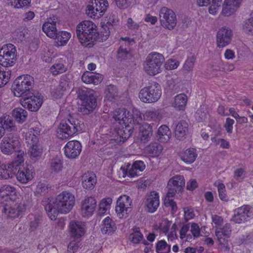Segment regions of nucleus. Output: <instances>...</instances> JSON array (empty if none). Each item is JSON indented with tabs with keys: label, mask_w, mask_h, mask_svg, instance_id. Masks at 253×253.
Instances as JSON below:
<instances>
[{
	"label": "nucleus",
	"mask_w": 253,
	"mask_h": 253,
	"mask_svg": "<svg viewBox=\"0 0 253 253\" xmlns=\"http://www.w3.org/2000/svg\"><path fill=\"white\" fill-rule=\"evenodd\" d=\"M10 3L14 7L19 8L27 5L29 3V0H11Z\"/></svg>",
	"instance_id": "64"
},
{
	"label": "nucleus",
	"mask_w": 253,
	"mask_h": 253,
	"mask_svg": "<svg viewBox=\"0 0 253 253\" xmlns=\"http://www.w3.org/2000/svg\"><path fill=\"white\" fill-rule=\"evenodd\" d=\"M42 147L40 144L31 146L29 152L30 158L34 162H36L41 159L42 154Z\"/></svg>",
	"instance_id": "38"
},
{
	"label": "nucleus",
	"mask_w": 253,
	"mask_h": 253,
	"mask_svg": "<svg viewBox=\"0 0 253 253\" xmlns=\"http://www.w3.org/2000/svg\"><path fill=\"white\" fill-rule=\"evenodd\" d=\"M82 145L77 140L69 141L64 146V153L65 156L70 159L78 157L82 151Z\"/></svg>",
	"instance_id": "19"
},
{
	"label": "nucleus",
	"mask_w": 253,
	"mask_h": 253,
	"mask_svg": "<svg viewBox=\"0 0 253 253\" xmlns=\"http://www.w3.org/2000/svg\"><path fill=\"white\" fill-rule=\"evenodd\" d=\"M188 132V124L185 121H180L175 123L174 134L176 138L179 140L185 138Z\"/></svg>",
	"instance_id": "25"
},
{
	"label": "nucleus",
	"mask_w": 253,
	"mask_h": 253,
	"mask_svg": "<svg viewBox=\"0 0 253 253\" xmlns=\"http://www.w3.org/2000/svg\"><path fill=\"white\" fill-rule=\"evenodd\" d=\"M112 202V200L110 198L103 199L99 205L98 214L100 215H103L107 210L110 208Z\"/></svg>",
	"instance_id": "48"
},
{
	"label": "nucleus",
	"mask_w": 253,
	"mask_h": 253,
	"mask_svg": "<svg viewBox=\"0 0 253 253\" xmlns=\"http://www.w3.org/2000/svg\"><path fill=\"white\" fill-rule=\"evenodd\" d=\"M0 196L6 200H14L16 197V189L13 186L4 185L0 188Z\"/></svg>",
	"instance_id": "32"
},
{
	"label": "nucleus",
	"mask_w": 253,
	"mask_h": 253,
	"mask_svg": "<svg viewBox=\"0 0 253 253\" xmlns=\"http://www.w3.org/2000/svg\"><path fill=\"white\" fill-rule=\"evenodd\" d=\"M187 96L184 93H180L175 96L172 105L178 110H183L187 104Z\"/></svg>",
	"instance_id": "39"
},
{
	"label": "nucleus",
	"mask_w": 253,
	"mask_h": 253,
	"mask_svg": "<svg viewBox=\"0 0 253 253\" xmlns=\"http://www.w3.org/2000/svg\"><path fill=\"white\" fill-rule=\"evenodd\" d=\"M185 183V179L182 175H176L173 176L168 182V191L167 194L171 197L175 196L176 193H180L183 189Z\"/></svg>",
	"instance_id": "15"
},
{
	"label": "nucleus",
	"mask_w": 253,
	"mask_h": 253,
	"mask_svg": "<svg viewBox=\"0 0 253 253\" xmlns=\"http://www.w3.org/2000/svg\"><path fill=\"white\" fill-rule=\"evenodd\" d=\"M97 201L93 197L85 198L81 203V213L84 217H90L94 213Z\"/></svg>",
	"instance_id": "17"
},
{
	"label": "nucleus",
	"mask_w": 253,
	"mask_h": 253,
	"mask_svg": "<svg viewBox=\"0 0 253 253\" xmlns=\"http://www.w3.org/2000/svg\"><path fill=\"white\" fill-rule=\"evenodd\" d=\"M40 133L39 127H32L26 133L25 139L27 143L31 146L39 144L38 136Z\"/></svg>",
	"instance_id": "31"
},
{
	"label": "nucleus",
	"mask_w": 253,
	"mask_h": 253,
	"mask_svg": "<svg viewBox=\"0 0 253 253\" xmlns=\"http://www.w3.org/2000/svg\"><path fill=\"white\" fill-rule=\"evenodd\" d=\"M152 126L147 123H144L139 127V133L141 141H148L152 136Z\"/></svg>",
	"instance_id": "37"
},
{
	"label": "nucleus",
	"mask_w": 253,
	"mask_h": 253,
	"mask_svg": "<svg viewBox=\"0 0 253 253\" xmlns=\"http://www.w3.org/2000/svg\"><path fill=\"white\" fill-rule=\"evenodd\" d=\"M161 94L160 86L158 84H154L141 89L139 93V97L143 102L153 103L157 101Z\"/></svg>",
	"instance_id": "9"
},
{
	"label": "nucleus",
	"mask_w": 253,
	"mask_h": 253,
	"mask_svg": "<svg viewBox=\"0 0 253 253\" xmlns=\"http://www.w3.org/2000/svg\"><path fill=\"white\" fill-rule=\"evenodd\" d=\"M231 232V225L228 223L216 230L215 235L220 244L224 245L226 243V239L230 237Z\"/></svg>",
	"instance_id": "28"
},
{
	"label": "nucleus",
	"mask_w": 253,
	"mask_h": 253,
	"mask_svg": "<svg viewBox=\"0 0 253 253\" xmlns=\"http://www.w3.org/2000/svg\"><path fill=\"white\" fill-rule=\"evenodd\" d=\"M84 126L82 121L70 116L67 119L62 120L58 126L57 137L61 139H68L76 133L81 131Z\"/></svg>",
	"instance_id": "3"
},
{
	"label": "nucleus",
	"mask_w": 253,
	"mask_h": 253,
	"mask_svg": "<svg viewBox=\"0 0 253 253\" xmlns=\"http://www.w3.org/2000/svg\"><path fill=\"white\" fill-rule=\"evenodd\" d=\"M70 230L73 237L79 238L85 232V225L79 221H71L70 222Z\"/></svg>",
	"instance_id": "26"
},
{
	"label": "nucleus",
	"mask_w": 253,
	"mask_h": 253,
	"mask_svg": "<svg viewBox=\"0 0 253 253\" xmlns=\"http://www.w3.org/2000/svg\"><path fill=\"white\" fill-rule=\"evenodd\" d=\"M25 210L26 207L24 204L12 203L3 206L1 212L5 217L13 219L22 216Z\"/></svg>",
	"instance_id": "11"
},
{
	"label": "nucleus",
	"mask_w": 253,
	"mask_h": 253,
	"mask_svg": "<svg viewBox=\"0 0 253 253\" xmlns=\"http://www.w3.org/2000/svg\"><path fill=\"white\" fill-rule=\"evenodd\" d=\"M232 32L226 27L219 29L216 34V43L217 47L221 48L228 45L231 41Z\"/></svg>",
	"instance_id": "16"
},
{
	"label": "nucleus",
	"mask_w": 253,
	"mask_h": 253,
	"mask_svg": "<svg viewBox=\"0 0 253 253\" xmlns=\"http://www.w3.org/2000/svg\"><path fill=\"white\" fill-rule=\"evenodd\" d=\"M243 0H225L222 10L224 16H229L234 13L241 5Z\"/></svg>",
	"instance_id": "24"
},
{
	"label": "nucleus",
	"mask_w": 253,
	"mask_h": 253,
	"mask_svg": "<svg viewBox=\"0 0 253 253\" xmlns=\"http://www.w3.org/2000/svg\"><path fill=\"white\" fill-rule=\"evenodd\" d=\"M70 79L67 75H63L60 78L59 89H61L65 91L69 89Z\"/></svg>",
	"instance_id": "61"
},
{
	"label": "nucleus",
	"mask_w": 253,
	"mask_h": 253,
	"mask_svg": "<svg viewBox=\"0 0 253 253\" xmlns=\"http://www.w3.org/2000/svg\"><path fill=\"white\" fill-rule=\"evenodd\" d=\"M15 152H16V156L13 161L12 167H16L19 166L21 164L24 163L26 153L23 150H19V149Z\"/></svg>",
	"instance_id": "52"
},
{
	"label": "nucleus",
	"mask_w": 253,
	"mask_h": 253,
	"mask_svg": "<svg viewBox=\"0 0 253 253\" xmlns=\"http://www.w3.org/2000/svg\"><path fill=\"white\" fill-rule=\"evenodd\" d=\"M195 62V59L193 56L188 57L183 66V70L187 73L191 71L194 68Z\"/></svg>",
	"instance_id": "62"
},
{
	"label": "nucleus",
	"mask_w": 253,
	"mask_h": 253,
	"mask_svg": "<svg viewBox=\"0 0 253 253\" xmlns=\"http://www.w3.org/2000/svg\"><path fill=\"white\" fill-rule=\"evenodd\" d=\"M28 218L30 220L29 230L31 232L35 231L41 223V217L38 215L31 214L29 215Z\"/></svg>",
	"instance_id": "43"
},
{
	"label": "nucleus",
	"mask_w": 253,
	"mask_h": 253,
	"mask_svg": "<svg viewBox=\"0 0 253 253\" xmlns=\"http://www.w3.org/2000/svg\"><path fill=\"white\" fill-rule=\"evenodd\" d=\"M171 132L169 127L166 125H162L158 129L156 137L161 142H167L170 138Z\"/></svg>",
	"instance_id": "33"
},
{
	"label": "nucleus",
	"mask_w": 253,
	"mask_h": 253,
	"mask_svg": "<svg viewBox=\"0 0 253 253\" xmlns=\"http://www.w3.org/2000/svg\"><path fill=\"white\" fill-rule=\"evenodd\" d=\"M11 70L5 68L4 70L0 67V87L6 84L11 77Z\"/></svg>",
	"instance_id": "49"
},
{
	"label": "nucleus",
	"mask_w": 253,
	"mask_h": 253,
	"mask_svg": "<svg viewBox=\"0 0 253 253\" xmlns=\"http://www.w3.org/2000/svg\"><path fill=\"white\" fill-rule=\"evenodd\" d=\"M181 159L187 164L193 163L197 157L196 150L193 148L187 149L179 155Z\"/></svg>",
	"instance_id": "35"
},
{
	"label": "nucleus",
	"mask_w": 253,
	"mask_h": 253,
	"mask_svg": "<svg viewBox=\"0 0 253 253\" xmlns=\"http://www.w3.org/2000/svg\"><path fill=\"white\" fill-rule=\"evenodd\" d=\"M165 60L164 56L159 53H150L146 58L144 64V69L146 73L151 76L159 73L161 67Z\"/></svg>",
	"instance_id": "6"
},
{
	"label": "nucleus",
	"mask_w": 253,
	"mask_h": 253,
	"mask_svg": "<svg viewBox=\"0 0 253 253\" xmlns=\"http://www.w3.org/2000/svg\"><path fill=\"white\" fill-rule=\"evenodd\" d=\"M86 14L89 17L98 19L100 17L98 13V10L96 7H95V3L93 0H91L86 7Z\"/></svg>",
	"instance_id": "44"
},
{
	"label": "nucleus",
	"mask_w": 253,
	"mask_h": 253,
	"mask_svg": "<svg viewBox=\"0 0 253 253\" xmlns=\"http://www.w3.org/2000/svg\"><path fill=\"white\" fill-rule=\"evenodd\" d=\"M163 146L157 143H151L146 147L145 152L150 157H157L162 152Z\"/></svg>",
	"instance_id": "40"
},
{
	"label": "nucleus",
	"mask_w": 253,
	"mask_h": 253,
	"mask_svg": "<svg viewBox=\"0 0 253 253\" xmlns=\"http://www.w3.org/2000/svg\"><path fill=\"white\" fill-rule=\"evenodd\" d=\"M143 116L144 119L149 121L157 122L160 121L161 118L159 110L156 109L147 110Z\"/></svg>",
	"instance_id": "42"
},
{
	"label": "nucleus",
	"mask_w": 253,
	"mask_h": 253,
	"mask_svg": "<svg viewBox=\"0 0 253 253\" xmlns=\"http://www.w3.org/2000/svg\"><path fill=\"white\" fill-rule=\"evenodd\" d=\"M217 189L218 192V195L219 198L224 201H228L229 198L227 195L225 186L223 183H218L217 184Z\"/></svg>",
	"instance_id": "60"
},
{
	"label": "nucleus",
	"mask_w": 253,
	"mask_h": 253,
	"mask_svg": "<svg viewBox=\"0 0 253 253\" xmlns=\"http://www.w3.org/2000/svg\"><path fill=\"white\" fill-rule=\"evenodd\" d=\"M131 204L132 200L128 196L124 195L118 198L115 210L120 218L127 217V214L131 211Z\"/></svg>",
	"instance_id": "14"
},
{
	"label": "nucleus",
	"mask_w": 253,
	"mask_h": 253,
	"mask_svg": "<svg viewBox=\"0 0 253 253\" xmlns=\"http://www.w3.org/2000/svg\"><path fill=\"white\" fill-rule=\"evenodd\" d=\"M133 126L129 124L120 125L118 128H115V130L117 136L116 140L120 142H124L128 139L133 132Z\"/></svg>",
	"instance_id": "22"
},
{
	"label": "nucleus",
	"mask_w": 253,
	"mask_h": 253,
	"mask_svg": "<svg viewBox=\"0 0 253 253\" xmlns=\"http://www.w3.org/2000/svg\"><path fill=\"white\" fill-rule=\"evenodd\" d=\"M243 28L246 33L253 35V11L251 14V18L245 22Z\"/></svg>",
	"instance_id": "55"
},
{
	"label": "nucleus",
	"mask_w": 253,
	"mask_h": 253,
	"mask_svg": "<svg viewBox=\"0 0 253 253\" xmlns=\"http://www.w3.org/2000/svg\"><path fill=\"white\" fill-rule=\"evenodd\" d=\"M75 203L74 195L68 191H63L55 198L53 204L45 206V210L51 220H55L58 212L67 213L73 209Z\"/></svg>",
	"instance_id": "1"
},
{
	"label": "nucleus",
	"mask_w": 253,
	"mask_h": 253,
	"mask_svg": "<svg viewBox=\"0 0 253 253\" xmlns=\"http://www.w3.org/2000/svg\"><path fill=\"white\" fill-rule=\"evenodd\" d=\"M113 118L120 125L126 124L125 119H127L126 111L125 109H117L113 112Z\"/></svg>",
	"instance_id": "41"
},
{
	"label": "nucleus",
	"mask_w": 253,
	"mask_h": 253,
	"mask_svg": "<svg viewBox=\"0 0 253 253\" xmlns=\"http://www.w3.org/2000/svg\"><path fill=\"white\" fill-rule=\"evenodd\" d=\"M19 136L15 133L6 134L0 143V150L4 154L10 155L17 151L20 147Z\"/></svg>",
	"instance_id": "8"
},
{
	"label": "nucleus",
	"mask_w": 253,
	"mask_h": 253,
	"mask_svg": "<svg viewBox=\"0 0 253 253\" xmlns=\"http://www.w3.org/2000/svg\"><path fill=\"white\" fill-rule=\"evenodd\" d=\"M106 24L112 26L117 25L119 22L117 14L116 12H112L108 14L106 18Z\"/></svg>",
	"instance_id": "57"
},
{
	"label": "nucleus",
	"mask_w": 253,
	"mask_h": 253,
	"mask_svg": "<svg viewBox=\"0 0 253 253\" xmlns=\"http://www.w3.org/2000/svg\"><path fill=\"white\" fill-rule=\"evenodd\" d=\"M179 65V62L173 59L168 60L165 65V67L167 70H173L178 67Z\"/></svg>",
	"instance_id": "63"
},
{
	"label": "nucleus",
	"mask_w": 253,
	"mask_h": 253,
	"mask_svg": "<svg viewBox=\"0 0 253 253\" xmlns=\"http://www.w3.org/2000/svg\"><path fill=\"white\" fill-rule=\"evenodd\" d=\"M57 21V18L53 15L52 17L47 18L42 25V31L50 38L54 39L55 37L57 36L58 31L56 23Z\"/></svg>",
	"instance_id": "20"
},
{
	"label": "nucleus",
	"mask_w": 253,
	"mask_h": 253,
	"mask_svg": "<svg viewBox=\"0 0 253 253\" xmlns=\"http://www.w3.org/2000/svg\"><path fill=\"white\" fill-rule=\"evenodd\" d=\"M127 119H125V121L132 126L133 125H139L143 120L141 113L136 109L132 110V114L127 112Z\"/></svg>",
	"instance_id": "34"
},
{
	"label": "nucleus",
	"mask_w": 253,
	"mask_h": 253,
	"mask_svg": "<svg viewBox=\"0 0 253 253\" xmlns=\"http://www.w3.org/2000/svg\"><path fill=\"white\" fill-rule=\"evenodd\" d=\"M117 229L116 224L109 216L106 217L103 220V224L101 227V231L104 234H111Z\"/></svg>",
	"instance_id": "36"
},
{
	"label": "nucleus",
	"mask_w": 253,
	"mask_h": 253,
	"mask_svg": "<svg viewBox=\"0 0 253 253\" xmlns=\"http://www.w3.org/2000/svg\"><path fill=\"white\" fill-rule=\"evenodd\" d=\"M78 97L82 101L79 111L83 114H89L96 108L97 102L93 90L81 89L79 91Z\"/></svg>",
	"instance_id": "4"
},
{
	"label": "nucleus",
	"mask_w": 253,
	"mask_h": 253,
	"mask_svg": "<svg viewBox=\"0 0 253 253\" xmlns=\"http://www.w3.org/2000/svg\"><path fill=\"white\" fill-rule=\"evenodd\" d=\"M34 84L33 78L28 75L19 76L14 81L12 89L14 95L22 97L32 93L31 91Z\"/></svg>",
	"instance_id": "5"
},
{
	"label": "nucleus",
	"mask_w": 253,
	"mask_h": 253,
	"mask_svg": "<svg viewBox=\"0 0 253 253\" xmlns=\"http://www.w3.org/2000/svg\"><path fill=\"white\" fill-rule=\"evenodd\" d=\"M2 126L4 128V131L7 130L8 131L14 130L15 128L14 122L12 119L8 117L7 118H4L2 119Z\"/></svg>",
	"instance_id": "58"
},
{
	"label": "nucleus",
	"mask_w": 253,
	"mask_h": 253,
	"mask_svg": "<svg viewBox=\"0 0 253 253\" xmlns=\"http://www.w3.org/2000/svg\"><path fill=\"white\" fill-rule=\"evenodd\" d=\"M63 167V162L59 158L53 159L50 163L51 169L55 172L60 171Z\"/></svg>",
	"instance_id": "56"
},
{
	"label": "nucleus",
	"mask_w": 253,
	"mask_h": 253,
	"mask_svg": "<svg viewBox=\"0 0 253 253\" xmlns=\"http://www.w3.org/2000/svg\"><path fill=\"white\" fill-rule=\"evenodd\" d=\"M11 165H7L0 163V179H7L12 177V173L10 169Z\"/></svg>",
	"instance_id": "45"
},
{
	"label": "nucleus",
	"mask_w": 253,
	"mask_h": 253,
	"mask_svg": "<svg viewBox=\"0 0 253 253\" xmlns=\"http://www.w3.org/2000/svg\"><path fill=\"white\" fill-rule=\"evenodd\" d=\"M252 217H253V208L243 206L237 209V213L233 217V221L237 223H241Z\"/></svg>",
	"instance_id": "18"
},
{
	"label": "nucleus",
	"mask_w": 253,
	"mask_h": 253,
	"mask_svg": "<svg viewBox=\"0 0 253 253\" xmlns=\"http://www.w3.org/2000/svg\"><path fill=\"white\" fill-rule=\"evenodd\" d=\"M133 232L129 235V239L134 244H138L143 238L142 234L140 232L139 228L135 227Z\"/></svg>",
	"instance_id": "53"
},
{
	"label": "nucleus",
	"mask_w": 253,
	"mask_h": 253,
	"mask_svg": "<svg viewBox=\"0 0 253 253\" xmlns=\"http://www.w3.org/2000/svg\"><path fill=\"white\" fill-rule=\"evenodd\" d=\"M145 205L147 211L151 213L154 212L160 205L159 195L156 191H152L147 196Z\"/></svg>",
	"instance_id": "23"
},
{
	"label": "nucleus",
	"mask_w": 253,
	"mask_h": 253,
	"mask_svg": "<svg viewBox=\"0 0 253 253\" xmlns=\"http://www.w3.org/2000/svg\"><path fill=\"white\" fill-rule=\"evenodd\" d=\"M156 250L157 253H169L170 245L168 244L165 240H161L156 244Z\"/></svg>",
	"instance_id": "50"
},
{
	"label": "nucleus",
	"mask_w": 253,
	"mask_h": 253,
	"mask_svg": "<svg viewBox=\"0 0 253 253\" xmlns=\"http://www.w3.org/2000/svg\"><path fill=\"white\" fill-rule=\"evenodd\" d=\"M159 19L161 25L164 28L172 30L177 23V18L175 12L166 7H162L159 12Z\"/></svg>",
	"instance_id": "10"
},
{
	"label": "nucleus",
	"mask_w": 253,
	"mask_h": 253,
	"mask_svg": "<svg viewBox=\"0 0 253 253\" xmlns=\"http://www.w3.org/2000/svg\"><path fill=\"white\" fill-rule=\"evenodd\" d=\"M129 167L130 166H127V169L121 167V170L122 171L123 177H125L127 175L130 177H133L139 174L140 172H138L137 170H135L132 165L130 168H129Z\"/></svg>",
	"instance_id": "54"
},
{
	"label": "nucleus",
	"mask_w": 253,
	"mask_h": 253,
	"mask_svg": "<svg viewBox=\"0 0 253 253\" xmlns=\"http://www.w3.org/2000/svg\"><path fill=\"white\" fill-rule=\"evenodd\" d=\"M83 187L86 189H92L96 183V175L93 172H87L82 177Z\"/></svg>",
	"instance_id": "29"
},
{
	"label": "nucleus",
	"mask_w": 253,
	"mask_h": 253,
	"mask_svg": "<svg viewBox=\"0 0 253 253\" xmlns=\"http://www.w3.org/2000/svg\"><path fill=\"white\" fill-rule=\"evenodd\" d=\"M211 0H197V4L199 6H207L210 3ZM222 0H212L211 5L209 8L210 14L215 15L221 6Z\"/></svg>",
	"instance_id": "30"
},
{
	"label": "nucleus",
	"mask_w": 253,
	"mask_h": 253,
	"mask_svg": "<svg viewBox=\"0 0 253 253\" xmlns=\"http://www.w3.org/2000/svg\"><path fill=\"white\" fill-rule=\"evenodd\" d=\"M133 42L132 39L128 38H122L120 40V46L117 51V59L120 62H126L131 58L130 52V45Z\"/></svg>",
	"instance_id": "12"
},
{
	"label": "nucleus",
	"mask_w": 253,
	"mask_h": 253,
	"mask_svg": "<svg viewBox=\"0 0 253 253\" xmlns=\"http://www.w3.org/2000/svg\"><path fill=\"white\" fill-rule=\"evenodd\" d=\"M50 72L55 75L61 74L66 70V68L61 63L54 64L50 69Z\"/></svg>",
	"instance_id": "59"
},
{
	"label": "nucleus",
	"mask_w": 253,
	"mask_h": 253,
	"mask_svg": "<svg viewBox=\"0 0 253 253\" xmlns=\"http://www.w3.org/2000/svg\"><path fill=\"white\" fill-rule=\"evenodd\" d=\"M42 97L41 95H35L33 92L22 97L20 100L21 105L32 112L38 110L42 104Z\"/></svg>",
	"instance_id": "13"
},
{
	"label": "nucleus",
	"mask_w": 253,
	"mask_h": 253,
	"mask_svg": "<svg viewBox=\"0 0 253 253\" xmlns=\"http://www.w3.org/2000/svg\"><path fill=\"white\" fill-rule=\"evenodd\" d=\"M76 34L82 44H86L89 46L93 45L98 36L96 25L88 20H85L78 24Z\"/></svg>",
	"instance_id": "2"
},
{
	"label": "nucleus",
	"mask_w": 253,
	"mask_h": 253,
	"mask_svg": "<svg viewBox=\"0 0 253 253\" xmlns=\"http://www.w3.org/2000/svg\"><path fill=\"white\" fill-rule=\"evenodd\" d=\"M16 59L15 46L10 43L4 45L0 50V65L8 68L14 65Z\"/></svg>",
	"instance_id": "7"
},
{
	"label": "nucleus",
	"mask_w": 253,
	"mask_h": 253,
	"mask_svg": "<svg viewBox=\"0 0 253 253\" xmlns=\"http://www.w3.org/2000/svg\"><path fill=\"white\" fill-rule=\"evenodd\" d=\"M103 76L100 74L86 72L82 76V80L86 84H98L103 80Z\"/></svg>",
	"instance_id": "27"
},
{
	"label": "nucleus",
	"mask_w": 253,
	"mask_h": 253,
	"mask_svg": "<svg viewBox=\"0 0 253 253\" xmlns=\"http://www.w3.org/2000/svg\"><path fill=\"white\" fill-rule=\"evenodd\" d=\"M13 116L19 123H22L26 120L27 116L26 111L21 108H16L13 110Z\"/></svg>",
	"instance_id": "46"
},
{
	"label": "nucleus",
	"mask_w": 253,
	"mask_h": 253,
	"mask_svg": "<svg viewBox=\"0 0 253 253\" xmlns=\"http://www.w3.org/2000/svg\"><path fill=\"white\" fill-rule=\"evenodd\" d=\"M95 3V7L97 8L100 17L106 11L108 7V2L107 0H93Z\"/></svg>",
	"instance_id": "51"
},
{
	"label": "nucleus",
	"mask_w": 253,
	"mask_h": 253,
	"mask_svg": "<svg viewBox=\"0 0 253 253\" xmlns=\"http://www.w3.org/2000/svg\"><path fill=\"white\" fill-rule=\"evenodd\" d=\"M34 170L31 166L19 167L16 174V179L23 184H26L31 180L34 177Z\"/></svg>",
	"instance_id": "21"
},
{
	"label": "nucleus",
	"mask_w": 253,
	"mask_h": 253,
	"mask_svg": "<svg viewBox=\"0 0 253 253\" xmlns=\"http://www.w3.org/2000/svg\"><path fill=\"white\" fill-rule=\"evenodd\" d=\"M71 37L70 33L66 31L57 32V36L55 37L59 45H64L66 44Z\"/></svg>",
	"instance_id": "47"
}]
</instances>
